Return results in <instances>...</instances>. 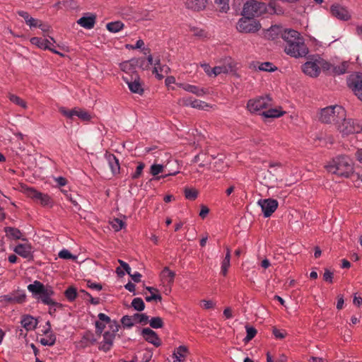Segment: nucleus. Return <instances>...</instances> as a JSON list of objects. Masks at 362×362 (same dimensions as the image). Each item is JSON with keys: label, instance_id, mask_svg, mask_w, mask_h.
<instances>
[{"label": "nucleus", "instance_id": "obj_55", "mask_svg": "<svg viewBox=\"0 0 362 362\" xmlns=\"http://www.w3.org/2000/svg\"><path fill=\"white\" fill-rule=\"evenodd\" d=\"M105 328V324L100 321L95 322V332L97 334L100 335Z\"/></svg>", "mask_w": 362, "mask_h": 362}, {"label": "nucleus", "instance_id": "obj_23", "mask_svg": "<svg viewBox=\"0 0 362 362\" xmlns=\"http://www.w3.org/2000/svg\"><path fill=\"white\" fill-rule=\"evenodd\" d=\"M21 323L22 327H24L27 331L35 329L37 325L36 320L30 315H23Z\"/></svg>", "mask_w": 362, "mask_h": 362}, {"label": "nucleus", "instance_id": "obj_44", "mask_svg": "<svg viewBox=\"0 0 362 362\" xmlns=\"http://www.w3.org/2000/svg\"><path fill=\"white\" fill-rule=\"evenodd\" d=\"M110 224L112 226V228L115 229V231H119L124 226V222L122 221L119 218H114L111 222Z\"/></svg>", "mask_w": 362, "mask_h": 362}, {"label": "nucleus", "instance_id": "obj_45", "mask_svg": "<svg viewBox=\"0 0 362 362\" xmlns=\"http://www.w3.org/2000/svg\"><path fill=\"white\" fill-rule=\"evenodd\" d=\"M187 348L185 346H180L177 349L174 351L173 355L182 359L184 358L187 353Z\"/></svg>", "mask_w": 362, "mask_h": 362}, {"label": "nucleus", "instance_id": "obj_37", "mask_svg": "<svg viewBox=\"0 0 362 362\" xmlns=\"http://www.w3.org/2000/svg\"><path fill=\"white\" fill-rule=\"evenodd\" d=\"M150 326L153 329L161 328L163 326V322L161 317H152L150 320H148Z\"/></svg>", "mask_w": 362, "mask_h": 362}, {"label": "nucleus", "instance_id": "obj_48", "mask_svg": "<svg viewBox=\"0 0 362 362\" xmlns=\"http://www.w3.org/2000/svg\"><path fill=\"white\" fill-rule=\"evenodd\" d=\"M191 107L199 110H204L209 107V105L204 101L194 99L193 102L191 103Z\"/></svg>", "mask_w": 362, "mask_h": 362}, {"label": "nucleus", "instance_id": "obj_39", "mask_svg": "<svg viewBox=\"0 0 362 362\" xmlns=\"http://www.w3.org/2000/svg\"><path fill=\"white\" fill-rule=\"evenodd\" d=\"M134 323L147 324L148 322V316L146 314L136 313L133 315Z\"/></svg>", "mask_w": 362, "mask_h": 362}, {"label": "nucleus", "instance_id": "obj_41", "mask_svg": "<svg viewBox=\"0 0 362 362\" xmlns=\"http://www.w3.org/2000/svg\"><path fill=\"white\" fill-rule=\"evenodd\" d=\"M258 69L260 71L272 72L275 71L276 67L270 62H264L259 65Z\"/></svg>", "mask_w": 362, "mask_h": 362}, {"label": "nucleus", "instance_id": "obj_62", "mask_svg": "<svg viewBox=\"0 0 362 362\" xmlns=\"http://www.w3.org/2000/svg\"><path fill=\"white\" fill-rule=\"evenodd\" d=\"M144 45V42L142 40H138L136 42V46H133V45H127V47L128 49H140Z\"/></svg>", "mask_w": 362, "mask_h": 362}, {"label": "nucleus", "instance_id": "obj_20", "mask_svg": "<svg viewBox=\"0 0 362 362\" xmlns=\"http://www.w3.org/2000/svg\"><path fill=\"white\" fill-rule=\"evenodd\" d=\"M105 156L112 173L113 175L118 174L120 169L119 160L114 154L106 153Z\"/></svg>", "mask_w": 362, "mask_h": 362}, {"label": "nucleus", "instance_id": "obj_10", "mask_svg": "<svg viewBox=\"0 0 362 362\" xmlns=\"http://www.w3.org/2000/svg\"><path fill=\"white\" fill-rule=\"evenodd\" d=\"M59 112L64 117L72 119L74 116L78 117L80 119L84 122H88L91 119L90 113L82 109L74 108L72 110H68L66 107H61L59 108Z\"/></svg>", "mask_w": 362, "mask_h": 362}, {"label": "nucleus", "instance_id": "obj_15", "mask_svg": "<svg viewBox=\"0 0 362 362\" xmlns=\"http://www.w3.org/2000/svg\"><path fill=\"white\" fill-rule=\"evenodd\" d=\"M332 15L339 20L348 21L351 14L346 8L339 4L332 5L330 8Z\"/></svg>", "mask_w": 362, "mask_h": 362}, {"label": "nucleus", "instance_id": "obj_31", "mask_svg": "<svg viewBox=\"0 0 362 362\" xmlns=\"http://www.w3.org/2000/svg\"><path fill=\"white\" fill-rule=\"evenodd\" d=\"M124 27V24L120 21L111 22L106 25L107 29L111 33H117Z\"/></svg>", "mask_w": 362, "mask_h": 362}, {"label": "nucleus", "instance_id": "obj_54", "mask_svg": "<svg viewBox=\"0 0 362 362\" xmlns=\"http://www.w3.org/2000/svg\"><path fill=\"white\" fill-rule=\"evenodd\" d=\"M86 281L87 287L90 289L99 291L102 290V288H103L102 285L100 284L93 282L90 280H86Z\"/></svg>", "mask_w": 362, "mask_h": 362}, {"label": "nucleus", "instance_id": "obj_6", "mask_svg": "<svg viewBox=\"0 0 362 362\" xmlns=\"http://www.w3.org/2000/svg\"><path fill=\"white\" fill-rule=\"evenodd\" d=\"M268 11L267 6L256 0H249L244 4L242 15L245 17H259Z\"/></svg>", "mask_w": 362, "mask_h": 362}, {"label": "nucleus", "instance_id": "obj_53", "mask_svg": "<svg viewBox=\"0 0 362 362\" xmlns=\"http://www.w3.org/2000/svg\"><path fill=\"white\" fill-rule=\"evenodd\" d=\"M145 168V164L144 163H139L136 167L135 173L132 175L133 179H137L142 174L143 170Z\"/></svg>", "mask_w": 362, "mask_h": 362}, {"label": "nucleus", "instance_id": "obj_30", "mask_svg": "<svg viewBox=\"0 0 362 362\" xmlns=\"http://www.w3.org/2000/svg\"><path fill=\"white\" fill-rule=\"evenodd\" d=\"M175 276V272L170 270L168 267H165L161 272L162 278L164 279L169 284L173 282Z\"/></svg>", "mask_w": 362, "mask_h": 362}, {"label": "nucleus", "instance_id": "obj_51", "mask_svg": "<svg viewBox=\"0 0 362 362\" xmlns=\"http://www.w3.org/2000/svg\"><path fill=\"white\" fill-rule=\"evenodd\" d=\"M115 337V336L114 333H111L110 332H105L103 334V341L106 342V344L112 345Z\"/></svg>", "mask_w": 362, "mask_h": 362}, {"label": "nucleus", "instance_id": "obj_16", "mask_svg": "<svg viewBox=\"0 0 362 362\" xmlns=\"http://www.w3.org/2000/svg\"><path fill=\"white\" fill-rule=\"evenodd\" d=\"M141 335L148 343L152 344L156 347L161 345V341L156 332L148 327L144 328L141 331Z\"/></svg>", "mask_w": 362, "mask_h": 362}, {"label": "nucleus", "instance_id": "obj_3", "mask_svg": "<svg viewBox=\"0 0 362 362\" xmlns=\"http://www.w3.org/2000/svg\"><path fill=\"white\" fill-rule=\"evenodd\" d=\"M326 169L329 173L339 177H348L354 172L353 160L348 156H339L326 165Z\"/></svg>", "mask_w": 362, "mask_h": 362}, {"label": "nucleus", "instance_id": "obj_35", "mask_svg": "<svg viewBox=\"0 0 362 362\" xmlns=\"http://www.w3.org/2000/svg\"><path fill=\"white\" fill-rule=\"evenodd\" d=\"M132 306L137 311H142L145 308L144 300L141 298H135L132 302Z\"/></svg>", "mask_w": 362, "mask_h": 362}, {"label": "nucleus", "instance_id": "obj_21", "mask_svg": "<svg viewBox=\"0 0 362 362\" xmlns=\"http://www.w3.org/2000/svg\"><path fill=\"white\" fill-rule=\"evenodd\" d=\"M96 17L93 14L88 16H83L77 21V23L86 29H92L95 24Z\"/></svg>", "mask_w": 362, "mask_h": 362}, {"label": "nucleus", "instance_id": "obj_64", "mask_svg": "<svg viewBox=\"0 0 362 362\" xmlns=\"http://www.w3.org/2000/svg\"><path fill=\"white\" fill-rule=\"evenodd\" d=\"M112 345L111 344H106V342L105 341H102L100 343V345L99 346V349L105 352H107L108 351H110L112 348Z\"/></svg>", "mask_w": 362, "mask_h": 362}, {"label": "nucleus", "instance_id": "obj_56", "mask_svg": "<svg viewBox=\"0 0 362 362\" xmlns=\"http://www.w3.org/2000/svg\"><path fill=\"white\" fill-rule=\"evenodd\" d=\"M273 334L276 339H282L286 336V332L284 330L278 329L276 328L273 329Z\"/></svg>", "mask_w": 362, "mask_h": 362}, {"label": "nucleus", "instance_id": "obj_36", "mask_svg": "<svg viewBox=\"0 0 362 362\" xmlns=\"http://www.w3.org/2000/svg\"><path fill=\"white\" fill-rule=\"evenodd\" d=\"M8 98L12 103L22 107L23 108L25 109L27 107L26 103L18 96L9 93Z\"/></svg>", "mask_w": 362, "mask_h": 362}, {"label": "nucleus", "instance_id": "obj_63", "mask_svg": "<svg viewBox=\"0 0 362 362\" xmlns=\"http://www.w3.org/2000/svg\"><path fill=\"white\" fill-rule=\"evenodd\" d=\"M323 279L325 281L332 283L333 279V274L330 271L326 269L323 275Z\"/></svg>", "mask_w": 362, "mask_h": 362}, {"label": "nucleus", "instance_id": "obj_57", "mask_svg": "<svg viewBox=\"0 0 362 362\" xmlns=\"http://www.w3.org/2000/svg\"><path fill=\"white\" fill-rule=\"evenodd\" d=\"M98 317L100 322H103L105 324H109V323L112 322L110 317H108L107 315H105L104 313H99L98 315Z\"/></svg>", "mask_w": 362, "mask_h": 362}, {"label": "nucleus", "instance_id": "obj_13", "mask_svg": "<svg viewBox=\"0 0 362 362\" xmlns=\"http://www.w3.org/2000/svg\"><path fill=\"white\" fill-rule=\"evenodd\" d=\"M257 204L266 218L269 217L278 207V202L273 199H259Z\"/></svg>", "mask_w": 362, "mask_h": 362}, {"label": "nucleus", "instance_id": "obj_52", "mask_svg": "<svg viewBox=\"0 0 362 362\" xmlns=\"http://www.w3.org/2000/svg\"><path fill=\"white\" fill-rule=\"evenodd\" d=\"M185 195L187 199L194 200L197 197V192L194 189H185Z\"/></svg>", "mask_w": 362, "mask_h": 362}, {"label": "nucleus", "instance_id": "obj_19", "mask_svg": "<svg viewBox=\"0 0 362 362\" xmlns=\"http://www.w3.org/2000/svg\"><path fill=\"white\" fill-rule=\"evenodd\" d=\"M30 42L40 49H49L54 53L59 54L52 47V44L47 39L33 37L30 39Z\"/></svg>", "mask_w": 362, "mask_h": 362}, {"label": "nucleus", "instance_id": "obj_4", "mask_svg": "<svg viewBox=\"0 0 362 362\" xmlns=\"http://www.w3.org/2000/svg\"><path fill=\"white\" fill-rule=\"evenodd\" d=\"M331 64L318 55L313 56L302 66L303 71L311 77H317L321 70L329 71Z\"/></svg>", "mask_w": 362, "mask_h": 362}, {"label": "nucleus", "instance_id": "obj_42", "mask_svg": "<svg viewBox=\"0 0 362 362\" xmlns=\"http://www.w3.org/2000/svg\"><path fill=\"white\" fill-rule=\"evenodd\" d=\"M121 322H122V325L125 327L130 328V327H133L134 325L133 315L132 316H129V315L123 316L122 318L121 319Z\"/></svg>", "mask_w": 362, "mask_h": 362}, {"label": "nucleus", "instance_id": "obj_29", "mask_svg": "<svg viewBox=\"0 0 362 362\" xmlns=\"http://www.w3.org/2000/svg\"><path fill=\"white\" fill-rule=\"evenodd\" d=\"M45 334L47 335L45 337L40 339V343L44 346H53L56 341L55 334L52 332H49Z\"/></svg>", "mask_w": 362, "mask_h": 362}, {"label": "nucleus", "instance_id": "obj_14", "mask_svg": "<svg viewBox=\"0 0 362 362\" xmlns=\"http://www.w3.org/2000/svg\"><path fill=\"white\" fill-rule=\"evenodd\" d=\"M123 80L127 84L129 90L134 93L141 95L144 92V89L140 83V78L137 74L131 76L130 78L127 76H123Z\"/></svg>", "mask_w": 362, "mask_h": 362}, {"label": "nucleus", "instance_id": "obj_38", "mask_svg": "<svg viewBox=\"0 0 362 362\" xmlns=\"http://www.w3.org/2000/svg\"><path fill=\"white\" fill-rule=\"evenodd\" d=\"M245 329L247 332V336L244 339V341L247 342L255 337L257 334V329L255 327H250L249 325H246Z\"/></svg>", "mask_w": 362, "mask_h": 362}, {"label": "nucleus", "instance_id": "obj_24", "mask_svg": "<svg viewBox=\"0 0 362 362\" xmlns=\"http://www.w3.org/2000/svg\"><path fill=\"white\" fill-rule=\"evenodd\" d=\"M180 87L182 88L185 90L194 93L197 96H203L206 94V91L203 88H199V87L190 84L186 83H180L178 85Z\"/></svg>", "mask_w": 362, "mask_h": 362}, {"label": "nucleus", "instance_id": "obj_2", "mask_svg": "<svg viewBox=\"0 0 362 362\" xmlns=\"http://www.w3.org/2000/svg\"><path fill=\"white\" fill-rule=\"evenodd\" d=\"M28 290L35 298L41 300L45 305L55 307L62 306L60 303L52 298L54 295V291L49 285H44L40 281L36 280L28 286Z\"/></svg>", "mask_w": 362, "mask_h": 362}, {"label": "nucleus", "instance_id": "obj_28", "mask_svg": "<svg viewBox=\"0 0 362 362\" xmlns=\"http://www.w3.org/2000/svg\"><path fill=\"white\" fill-rule=\"evenodd\" d=\"M146 290H148L151 293L150 296H146L145 299L147 302L151 301H161L162 297L160 294H158V290L154 287H146Z\"/></svg>", "mask_w": 362, "mask_h": 362}, {"label": "nucleus", "instance_id": "obj_50", "mask_svg": "<svg viewBox=\"0 0 362 362\" xmlns=\"http://www.w3.org/2000/svg\"><path fill=\"white\" fill-rule=\"evenodd\" d=\"M58 256L59 258L64 259H76V256L73 255L68 250L63 249L62 250L59 254Z\"/></svg>", "mask_w": 362, "mask_h": 362}, {"label": "nucleus", "instance_id": "obj_7", "mask_svg": "<svg viewBox=\"0 0 362 362\" xmlns=\"http://www.w3.org/2000/svg\"><path fill=\"white\" fill-rule=\"evenodd\" d=\"M337 130L343 135L357 134L362 132V124L357 120L352 119H342L338 124H336Z\"/></svg>", "mask_w": 362, "mask_h": 362}, {"label": "nucleus", "instance_id": "obj_5", "mask_svg": "<svg viewBox=\"0 0 362 362\" xmlns=\"http://www.w3.org/2000/svg\"><path fill=\"white\" fill-rule=\"evenodd\" d=\"M346 117V110L340 105H332L321 110L320 120L323 123L338 124Z\"/></svg>", "mask_w": 362, "mask_h": 362}, {"label": "nucleus", "instance_id": "obj_9", "mask_svg": "<svg viewBox=\"0 0 362 362\" xmlns=\"http://www.w3.org/2000/svg\"><path fill=\"white\" fill-rule=\"evenodd\" d=\"M260 24L253 17L243 16L238 21L237 29L242 33H255L259 30Z\"/></svg>", "mask_w": 362, "mask_h": 362}, {"label": "nucleus", "instance_id": "obj_46", "mask_svg": "<svg viewBox=\"0 0 362 362\" xmlns=\"http://www.w3.org/2000/svg\"><path fill=\"white\" fill-rule=\"evenodd\" d=\"M164 166L160 164H153L150 168V173L152 175L156 176L163 172Z\"/></svg>", "mask_w": 362, "mask_h": 362}, {"label": "nucleus", "instance_id": "obj_32", "mask_svg": "<svg viewBox=\"0 0 362 362\" xmlns=\"http://www.w3.org/2000/svg\"><path fill=\"white\" fill-rule=\"evenodd\" d=\"M267 8L268 11L267 13H276L277 15L283 13L282 8L279 6L278 3L275 1L270 2Z\"/></svg>", "mask_w": 362, "mask_h": 362}, {"label": "nucleus", "instance_id": "obj_60", "mask_svg": "<svg viewBox=\"0 0 362 362\" xmlns=\"http://www.w3.org/2000/svg\"><path fill=\"white\" fill-rule=\"evenodd\" d=\"M202 306L204 309H210L214 307V303L211 300H203L201 301Z\"/></svg>", "mask_w": 362, "mask_h": 362}, {"label": "nucleus", "instance_id": "obj_27", "mask_svg": "<svg viewBox=\"0 0 362 362\" xmlns=\"http://www.w3.org/2000/svg\"><path fill=\"white\" fill-rule=\"evenodd\" d=\"M284 113V112L281 111L280 109L271 108L270 107L268 108V110L263 111L262 113L259 112V114L262 115L264 117L267 118L279 117L281 115H283Z\"/></svg>", "mask_w": 362, "mask_h": 362}, {"label": "nucleus", "instance_id": "obj_61", "mask_svg": "<svg viewBox=\"0 0 362 362\" xmlns=\"http://www.w3.org/2000/svg\"><path fill=\"white\" fill-rule=\"evenodd\" d=\"M201 66L209 76H213V68H211L208 64H202Z\"/></svg>", "mask_w": 362, "mask_h": 362}, {"label": "nucleus", "instance_id": "obj_17", "mask_svg": "<svg viewBox=\"0 0 362 362\" xmlns=\"http://www.w3.org/2000/svg\"><path fill=\"white\" fill-rule=\"evenodd\" d=\"M13 251L22 257L29 260L33 258L32 246L29 243L18 244L16 246Z\"/></svg>", "mask_w": 362, "mask_h": 362}, {"label": "nucleus", "instance_id": "obj_59", "mask_svg": "<svg viewBox=\"0 0 362 362\" xmlns=\"http://www.w3.org/2000/svg\"><path fill=\"white\" fill-rule=\"evenodd\" d=\"M192 98H182L179 100V104L182 106H191V103L193 102Z\"/></svg>", "mask_w": 362, "mask_h": 362}, {"label": "nucleus", "instance_id": "obj_43", "mask_svg": "<svg viewBox=\"0 0 362 362\" xmlns=\"http://www.w3.org/2000/svg\"><path fill=\"white\" fill-rule=\"evenodd\" d=\"M214 2L222 12H226L229 8L228 0H214Z\"/></svg>", "mask_w": 362, "mask_h": 362}, {"label": "nucleus", "instance_id": "obj_1", "mask_svg": "<svg viewBox=\"0 0 362 362\" xmlns=\"http://www.w3.org/2000/svg\"><path fill=\"white\" fill-rule=\"evenodd\" d=\"M281 38L284 42V47L286 54L299 58L305 57L308 53L304 38L298 31L292 29L285 30L281 33Z\"/></svg>", "mask_w": 362, "mask_h": 362}, {"label": "nucleus", "instance_id": "obj_18", "mask_svg": "<svg viewBox=\"0 0 362 362\" xmlns=\"http://www.w3.org/2000/svg\"><path fill=\"white\" fill-rule=\"evenodd\" d=\"M144 61L141 59H132L129 61L124 62L120 64V68L125 72H134L135 66H140L143 67Z\"/></svg>", "mask_w": 362, "mask_h": 362}, {"label": "nucleus", "instance_id": "obj_49", "mask_svg": "<svg viewBox=\"0 0 362 362\" xmlns=\"http://www.w3.org/2000/svg\"><path fill=\"white\" fill-rule=\"evenodd\" d=\"M229 68L226 66H217L213 67V76H216L221 74L228 73Z\"/></svg>", "mask_w": 362, "mask_h": 362}, {"label": "nucleus", "instance_id": "obj_40", "mask_svg": "<svg viewBox=\"0 0 362 362\" xmlns=\"http://www.w3.org/2000/svg\"><path fill=\"white\" fill-rule=\"evenodd\" d=\"M230 258L228 257V255H226L221 262V273L226 276L228 273V268L230 267Z\"/></svg>", "mask_w": 362, "mask_h": 362}, {"label": "nucleus", "instance_id": "obj_33", "mask_svg": "<svg viewBox=\"0 0 362 362\" xmlns=\"http://www.w3.org/2000/svg\"><path fill=\"white\" fill-rule=\"evenodd\" d=\"M153 63L154 68L153 70V73L156 74L157 77L159 79H161L163 78V76L160 74L159 72H162L163 71V69L161 68L160 60L158 56L155 58Z\"/></svg>", "mask_w": 362, "mask_h": 362}, {"label": "nucleus", "instance_id": "obj_8", "mask_svg": "<svg viewBox=\"0 0 362 362\" xmlns=\"http://www.w3.org/2000/svg\"><path fill=\"white\" fill-rule=\"evenodd\" d=\"M272 105V98L269 95H266L250 100L247 107L251 112H258L264 109L269 108Z\"/></svg>", "mask_w": 362, "mask_h": 362}, {"label": "nucleus", "instance_id": "obj_34", "mask_svg": "<svg viewBox=\"0 0 362 362\" xmlns=\"http://www.w3.org/2000/svg\"><path fill=\"white\" fill-rule=\"evenodd\" d=\"M64 295L69 301H74L77 297V291L73 286H69L64 292Z\"/></svg>", "mask_w": 362, "mask_h": 362}, {"label": "nucleus", "instance_id": "obj_58", "mask_svg": "<svg viewBox=\"0 0 362 362\" xmlns=\"http://www.w3.org/2000/svg\"><path fill=\"white\" fill-rule=\"evenodd\" d=\"M17 13L18 14L19 16L22 17L25 20L26 24H28L29 21H30L31 16L29 15L28 12L24 11H18Z\"/></svg>", "mask_w": 362, "mask_h": 362}, {"label": "nucleus", "instance_id": "obj_47", "mask_svg": "<svg viewBox=\"0 0 362 362\" xmlns=\"http://www.w3.org/2000/svg\"><path fill=\"white\" fill-rule=\"evenodd\" d=\"M348 63L347 62H343L339 66H336L333 68V71L336 74L340 75L343 74L346 71V69L348 68Z\"/></svg>", "mask_w": 362, "mask_h": 362}, {"label": "nucleus", "instance_id": "obj_12", "mask_svg": "<svg viewBox=\"0 0 362 362\" xmlns=\"http://www.w3.org/2000/svg\"><path fill=\"white\" fill-rule=\"evenodd\" d=\"M26 193L30 198L43 206H52V200L47 194H43L32 187L28 188Z\"/></svg>", "mask_w": 362, "mask_h": 362}, {"label": "nucleus", "instance_id": "obj_22", "mask_svg": "<svg viewBox=\"0 0 362 362\" xmlns=\"http://www.w3.org/2000/svg\"><path fill=\"white\" fill-rule=\"evenodd\" d=\"M2 300L11 303H21L25 300V295L24 293H11L1 296Z\"/></svg>", "mask_w": 362, "mask_h": 362}, {"label": "nucleus", "instance_id": "obj_11", "mask_svg": "<svg viewBox=\"0 0 362 362\" xmlns=\"http://www.w3.org/2000/svg\"><path fill=\"white\" fill-rule=\"evenodd\" d=\"M347 85L355 95L362 100V74H351L347 78Z\"/></svg>", "mask_w": 362, "mask_h": 362}, {"label": "nucleus", "instance_id": "obj_26", "mask_svg": "<svg viewBox=\"0 0 362 362\" xmlns=\"http://www.w3.org/2000/svg\"><path fill=\"white\" fill-rule=\"evenodd\" d=\"M5 233L7 238L12 240H19L22 239V233L21 230L16 228L13 227H6Z\"/></svg>", "mask_w": 362, "mask_h": 362}, {"label": "nucleus", "instance_id": "obj_25", "mask_svg": "<svg viewBox=\"0 0 362 362\" xmlns=\"http://www.w3.org/2000/svg\"><path fill=\"white\" fill-rule=\"evenodd\" d=\"M206 0H189L187 7L194 11H202L206 7Z\"/></svg>", "mask_w": 362, "mask_h": 362}]
</instances>
